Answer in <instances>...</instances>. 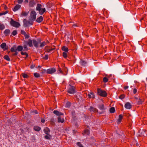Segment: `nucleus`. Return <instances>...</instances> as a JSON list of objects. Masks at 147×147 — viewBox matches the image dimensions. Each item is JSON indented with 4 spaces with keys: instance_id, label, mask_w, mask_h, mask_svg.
<instances>
[{
    "instance_id": "1",
    "label": "nucleus",
    "mask_w": 147,
    "mask_h": 147,
    "mask_svg": "<svg viewBox=\"0 0 147 147\" xmlns=\"http://www.w3.org/2000/svg\"><path fill=\"white\" fill-rule=\"evenodd\" d=\"M23 49V47L22 46L19 45L17 47L16 45H14L11 48L10 50L11 52H14L12 54V55L15 56L18 55L17 51L21 52Z\"/></svg>"
},
{
    "instance_id": "2",
    "label": "nucleus",
    "mask_w": 147,
    "mask_h": 147,
    "mask_svg": "<svg viewBox=\"0 0 147 147\" xmlns=\"http://www.w3.org/2000/svg\"><path fill=\"white\" fill-rule=\"evenodd\" d=\"M28 45V46L30 47H32L33 46L32 43L34 47L36 48L38 47V41H37L35 39L31 40V39H29L28 41L25 42Z\"/></svg>"
},
{
    "instance_id": "3",
    "label": "nucleus",
    "mask_w": 147,
    "mask_h": 147,
    "mask_svg": "<svg viewBox=\"0 0 147 147\" xmlns=\"http://www.w3.org/2000/svg\"><path fill=\"white\" fill-rule=\"evenodd\" d=\"M42 4L40 3H37L36 8V11L38 12L41 15H43L46 11V9L45 8H42Z\"/></svg>"
},
{
    "instance_id": "4",
    "label": "nucleus",
    "mask_w": 147,
    "mask_h": 147,
    "mask_svg": "<svg viewBox=\"0 0 147 147\" xmlns=\"http://www.w3.org/2000/svg\"><path fill=\"white\" fill-rule=\"evenodd\" d=\"M82 95L79 93H77L76 94L74 95V98L75 100V103L77 105L79 106L80 104L81 100V99L82 96H80Z\"/></svg>"
},
{
    "instance_id": "5",
    "label": "nucleus",
    "mask_w": 147,
    "mask_h": 147,
    "mask_svg": "<svg viewBox=\"0 0 147 147\" xmlns=\"http://www.w3.org/2000/svg\"><path fill=\"white\" fill-rule=\"evenodd\" d=\"M97 94L99 95L104 97H106L107 95V93L105 91L102 90L99 88H97Z\"/></svg>"
},
{
    "instance_id": "6",
    "label": "nucleus",
    "mask_w": 147,
    "mask_h": 147,
    "mask_svg": "<svg viewBox=\"0 0 147 147\" xmlns=\"http://www.w3.org/2000/svg\"><path fill=\"white\" fill-rule=\"evenodd\" d=\"M10 23L11 26L16 28H18L20 26V24L18 22L14 20L11 18Z\"/></svg>"
},
{
    "instance_id": "7",
    "label": "nucleus",
    "mask_w": 147,
    "mask_h": 147,
    "mask_svg": "<svg viewBox=\"0 0 147 147\" xmlns=\"http://www.w3.org/2000/svg\"><path fill=\"white\" fill-rule=\"evenodd\" d=\"M31 19L33 21H35L36 20V13L34 10H32L30 13Z\"/></svg>"
},
{
    "instance_id": "8",
    "label": "nucleus",
    "mask_w": 147,
    "mask_h": 147,
    "mask_svg": "<svg viewBox=\"0 0 147 147\" xmlns=\"http://www.w3.org/2000/svg\"><path fill=\"white\" fill-rule=\"evenodd\" d=\"M56 69L54 67L49 69L47 70V74H52L55 72Z\"/></svg>"
},
{
    "instance_id": "9",
    "label": "nucleus",
    "mask_w": 147,
    "mask_h": 147,
    "mask_svg": "<svg viewBox=\"0 0 147 147\" xmlns=\"http://www.w3.org/2000/svg\"><path fill=\"white\" fill-rule=\"evenodd\" d=\"M87 127H88V129H85L82 133V134L83 135L86 134L87 135H89L90 134V131L89 130V126L88 125L87 126Z\"/></svg>"
},
{
    "instance_id": "10",
    "label": "nucleus",
    "mask_w": 147,
    "mask_h": 147,
    "mask_svg": "<svg viewBox=\"0 0 147 147\" xmlns=\"http://www.w3.org/2000/svg\"><path fill=\"white\" fill-rule=\"evenodd\" d=\"M36 4V3L34 0H30L29 3V7H33Z\"/></svg>"
},
{
    "instance_id": "11",
    "label": "nucleus",
    "mask_w": 147,
    "mask_h": 147,
    "mask_svg": "<svg viewBox=\"0 0 147 147\" xmlns=\"http://www.w3.org/2000/svg\"><path fill=\"white\" fill-rule=\"evenodd\" d=\"M20 33L24 36L25 38H28L29 37V34H26L25 31L23 30H21Z\"/></svg>"
},
{
    "instance_id": "12",
    "label": "nucleus",
    "mask_w": 147,
    "mask_h": 147,
    "mask_svg": "<svg viewBox=\"0 0 147 147\" xmlns=\"http://www.w3.org/2000/svg\"><path fill=\"white\" fill-rule=\"evenodd\" d=\"M132 106L129 102H126L125 105V108L128 109H130L132 108Z\"/></svg>"
},
{
    "instance_id": "13",
    "label": "nucleus",
    "mask_w": 147,
    "mask_h": 147,
    "mask_svg": "<svg viewBox=\"0 0 147 147\" xmlns=\"http://www.w3.org/2000/svg\"><path fill=\"white\" fill-rule=\"evenodd\" d=\"M37 40V41H38V42L40 44V45L39 46V47H43L46 45V42L45 41H43L41 43L40 42L41 40L40 38H38Z\"/></svg>"
},
{
    "instance_id": "14",
    "label": "nucleus",
    "mask_w": 147,
    "mask_h": 147,
    "mask_svg": "<svg viewBox=\"0 0 147 147\" xmlns=\"http://www.w3.org/2000/svg\"><path fill=\"white\" fill-rule=\"evenodd\" d=\"M0 47L3 49L4 51L7 50L8 49V47L6 45V44L4 42L2 43L0 45Z\"/></svg>"
},
{
    "instance_id": "15",
    "label": "nucleus",
    "mask_w": 147,
    "mask_h": 147,
    "mask_svg": "<svg viewBox=\"0 0 147 147\" xmlns=\"http://www.w3.org/2000/svg\"><path fill=\"white\" fill-rule=\"evenodd\" d=\"M89 110L91 112L92 111L94 113L98 112V110L97 109L94 107L92 106H90V108L89 109Z\"/></svg>"
},
{
    "instance_id": "16",
    "label": "nucleus",
    "mask_w": 147,
    "mask_h": 147,
    "mask_svg": "<svg viewBox=\"0 0 147 147\" xmlns=\"http://www.w3.org/2000/svg\"><path fill=\"white\" fill-rule=\"evenodd\" d=\"M29 12H26L24 11H22L20 15V17H26L29 14Z\"/></svg>"
},
{
    "instance_id": "17",
    "label": "nucleus",
    "mask_w": 147,
    "mask_h": 147,
    "mask_svg": "<svg viewBox=\"0 0 147 147\" xmlns=\"http://www.w3.org/2000/svg\"><path fill=\"white\" fill-rule=\"evenodd\" d=\"M80 63L82 66L85 67L87 64V62L82 59H81L80 61Z\"/></svg>"
},
{
    "instance_id": "18",
    "label": "nucleus",
    "mask_w": 147,
    "mask_h": 147,
    "mask_svg": "<svg viewBox=\"0 0 147 147\" xmlns=\"http://www.w3.org/2000/svg\"><path fill=\"white\" fill-rule=\"evenodd\" d=\"M144 102V99H141L139 98V99L138 100L136 104L138 105H142L143 104Z\"/></svg>"
},
{
    "instance_id": "19",
    "label": "nucleus",
    "mask_w": 147,
    "mask_h": 147,
    "mask_svg": "<svg viewBox=\"0 0 147 147\" xmlns=\"http://www.w3.org/2000/svg\"><path fill=\"white\" fill-rule=\"evenodd\" d=\"M70 87L67 90V92L70 94H72L74 93V86H71L70 85H69Z\"/></svg>"
},
{
    "instance_id": "20",
    "label": "nucleus",
    "mask_w": 147,
    "mask_h": 147,
    "mask_svg": "<svg viewBox=\"0 0 147 147\" xmlns=\"http://www.w3.org/2000/svg\"><path fill=\"white\" fill-rule=\"evenodd\" d=\"M55 49V48H51V47H49L46 46L45 47V52L49 53Z\"/></svg>"
},
{
    "instance_id": "21",
    "label": "nucleus",
    "mask_w": 147,
    "mask_h": 147,
    "mask_svg": "<svg viewBox=\"0 0 147 147\" xmlns=\"http://www.w3.org/2000/svg\"><path fill=\"white\" fill-rule=\"evenodd\" d=\"M21 6L19 4H17L14 7L13 9V10L14 11H16L19 9L21 8Z\"/></svg>"
},
{
    "instance_id": "22",
    "label": "nucleus",
    "mask_w": 147,
    "mask_h": 147,
    "mask_svg": "<svg viewBox=\"0 0 147 147\" xmlns=\"http://www.w3.org/2000/svg\"><path fill=\"white\" fill-rule=\"evenodd\" d=\"M123 118V116L121 115L120 114L119 116V118L117 120V123L118 124H119L121 122L122 119Z\"/></svg>"
},
{
    "instance_id": "23",
    "label": "nucleus",
    "mask_w": 147,
    "mask_h": 147,
    "mask_svg": "<svg viewBox=\"0 0 147 147\" xmlns=\"http://www.w3.org/2000/svg\"><path fill=\"white\" fill-rule=\"evenodd\" d=\"M43 131L44 133L47 135H49V133L50 131L49 129L47 127H46L44 129Z\"/></svg>"
},
{
    "instance_id": "24",
    "label": "nucleus",
    "mask_w": 147,
    "mask_h": 147,
    "mask_svg": "<svg viewBox=\"0 0 147 147\" xmlns=\"http://www.w3.org/2000/svg\"><path fill=\"white\" fill-rule=\"evenodd\" d=\"M43 20V18L42 16H40L36 20V22L38 23H41Z\"/></svg>"
},
{
    "instance_id": "25",
    "label": "nucleus",
    "mask_w": 147,
    "mask_h": 147,
    "mask_svg": "<svg viewBox=\"0 0 147 147\" xmlns=\"http://www.w3.org/2000/svg\"><path fill=\"white\" fill-rule=\"evenodd\" d=\"M90 144L91 145L92 144L96 142V140L94 139V137H91L90 138Z\"/></svg>"
},
{
    "instance_id": "26",
    "label": "nucleus",
    "mask_w": 147,
    "mask_h": 147,
    "mask_svg": "<svg viewBox=\"0 0 147 147\" xmlns=\"http://www.w3.org/2000/svg\"><path fill=\"white\" fill-rule=\"evenodd\" d=\"M53 113L57 115L60 116L63 115V113H62L60 112L57 110H55L53 111Z\"/></svg>"
},
{
    "instance_id": "27",
    "label": "nucleus",
    "mask_w": 147,
    "mask_h": 147,
    "mask_svg": "<svg viewBox=\"0 0 147 147\" xmlns=\"http://www.w3.org/2000/svg\"><path fill=\"white\" fill-rule=\"evenodd\" d=\"M98 108L101 110H105L106 109V108L105 107L104 104H103L98 105Z\"/></svg>"
},
{
    "instance_id": "28",
    "label": "nucleus",
    "mask_w": 147,
    "mask_h": 147,
    "mask_svg": "<svg viewBox=\"0 0 147 147\" xmlns=\"http://www.w3.org/2000/svg\"><path fill=\"white\" fill-rule=\"evenodd\" d=\"M23 26L24 27H26L28 26V20L26 19H25L23 20Z\"/></svg>"
},
{
    "instance_id": "29",
    "label": "nucleus",
    "mask_w": 147,
    "mask_h": 147,
    "mask_svg": "<svg viewBox=\"0 0 147 147\" xmlns=\"http://www.w3.org/2000/svg\"><path fill=\"white\" fill-rule=\"evenodd\" d=\"M33 129L36 131H39L40 130L41 128L37 125H35Z\"/></svg>"
},
{
    "instance_id": "30",
    "label": "nucleus",
    "mask_w": 147,
    "mask_h": 147,
    "mask_svg": "<svg viewBox=\"0 0 147 147\" xmlns=\"http://www.w3.org/2000/svg\"><path fill=\"white\" fill-rule=\"evenodd\" d=\"M10 33V31L9 29H6L4 32V34L5 36H7Z\"/></svg>"
},
{
    "instance_id": "31",
    "label": "nucleus",
    "mask_w": 147,
    "mask_h": 147,
    "mask_svg": "<svg viewBox=\"0 0 147 147\" xmlns=\"http://www.w3.org/2000/svg\"><path fill=\"white\" fill-rule=\"evenodd\" d=\"M64 120L63 119L61 118L60 116H59L58 118V122H61L62 123L64 122Z\"/></svg>"
},
{
    "instance_id": "32",
    "label": "nucleus",
    "mask_w": 147,
    "mask_h": 147,
    "mask_svg": "<svg viewBox=\"0 0 147 147\" xmlns=\"http://www.w3.org/2000/svg\"><path fill=\"white\" fill-rule=\"evenodd\" d=\"M61 49L65 52H67L68 51V48L65 46H63L61 48Z\"/></svg>"
},
{
    "instance_id": "33",
    "label": "nucleus",
    "mask_w": 147,
    "mask_h": 147,
    "mask_svg": "<svg viewBox=\"0 0 147 147\" xmlns=\"http://www.w3.org/2000/svg\"><path fill=\"white\" fill-rule=\"evenodd\" d=\"M115 110L114 107H112L110 109L109 111L111 113H114L115 112Z\"/></svg>"
},
{
    "instance_id": "34",
    "label": "nucleus",
    "mask_w": 147,
    "mask_h": 147,
    "mask_svg": "<svg viewBox=\"0 0 147 147\" xmlns=\"http://www.w3.org/2000/svg\"><path fill=\"white\" fill-rule=\"evenodd\" d=\"M3 58L4 59H5L7 61H10V59L9 57V56L8 55H5Z\"/></svg>"
},
{
    "instance_id": "35",
    "label": "nucleus",
    "mask_w": 147,
    "mask_h": 147,
    "mask_svg": "<svg viewBox=\"0 0 147 147\" xmlns=\"http://www.w3.org/2000/svg\"><path fill=\"white\" fill-rule=\"evenodd\" d=\"M51 136L50 134L49 135H46L45 136V138L47 140H51Z\"/></svg>"
},
{
    "instance_id": "36",
    "label": "nucleus",
    "mask_w": 147,
    "mask_h": 147,
    "mask_svg": "<svg viewBox=\"0 0 147 147\" xmlns=\"http://www.w3.org/2000/svg\"><path fill=\"white\" fill-rule=\"evenodd\" d=\"M22 77L24 78H28L29 77V76L25 73H22Z\"/></svg>"
},
{
    "instance_id": "37",
    "label": "nucleus",
    "mask_w": 147,
    "mask_h": 147,
    "mask_svg": "<svg viewBox=\"0 0 147 147\" xmlns=\"http://www.w3.org/2000/svg\"><path fill=\"white\" fill-rule=\"evenodd\" d=\"M23 47L24 48L23 50L24 51H27L28 50V48L27 45L26 44L24 45Z\"/></svg>"
},
{
    "instance_id": "38",
    "label": "nucleus",
    "mask_w": 147,
    "mask_h": 147,
    "mask_svg": "<svg viewBox=\"0 0 147 147\" xmlns=\"http://www.w3.org/2000/svg\"><path fill=\"white\" fill-rule=\"evenodd\" d=\"M74 50H75V51H74V54L75 53L77 54V52L76 51V50L78 49L77 45L76 44H75L74 43Z\"/></svg>"
},
{
    "instance_id": "39",
    "label": "nucleus",
    "mask_w": 147,
    "mask_h": 147,
    "mask_svg": "<svg viewBox=\"0 0 147 147\" xmlns=\"http://www.w3.org/2000/svg\"><path fill=\"white\" fill-rule=\"evenodd\" d=\"M34 76L35 78H38L40 77V75L39 73H35L34 74Z\"/></svg>"
},
{
    "instance_id": "40",
    "label": "nucleus",
    "mask_w": 147,
    "mask_h": 147,
    "mask_svg": "<svg viewBox=\"0 0 147 147\" xmlns=\"http://www.w3.org/2000/svg\"><path fill=\"white\" fill-rule=\"evenodd\" d=\"M5 28L4 25L0 23V30H2L4 29Z\"/></svg>"
},
{
    "instance_id": "41",
    "label": "nucleus",
    "mask_w": 147,
    "mask_h": 147,
    "mask_svg": "<svg viewBox=\"0 0 147 147\" xmlns=\"http://www.w3.org/2000/svg\"><path fill=\"white\" fill-rule=\"evenodd\" d=\"M33 21L31 20H28V26H29V25H32L33 24L34 22H33Z\"/></svg>"
},
{
    "instance_id": "42",
    "label": "nucleus",
    "mask_w": 147,
    "mask_h": 147,
    "mask_svg": "<svg viewBox=\"0 0 147 147\" xmlns=\"http://www.w3.org/2000/svg\"><path fill=\"white\" fill-rule=\"evenodd\" d=\"M125 96V94H121L119 97V98H120L121 99H124Z\"/></svg>"
},
{
    "instance_id": "43",
    "label": "nucleus",
    "mask_w": 147,
    "mask_h": 147,
    "mask_svg": "<svg viewBox=\"0 0 147 147\" xmlns=\"http://www.w3.org/2000/svg\"><path fill=\"white\" fill-rule=\"evenodd\" d=\"M54 119L53 118L51 119L50 121V124L53 125H55V123L54 122Z\"/></svg>"
},
{
    "instance_id": "44",
    "label": "nucleus",
    "mask_w": 147,
    "mask_h": 147,
    "mask_svg": "<svg viewBox=\"0 0 147 147\" xmlns=\"http://www.w3.org/2000/svg\"><path fill=\"white\" fill-rule=\"evenodd\" d=\"M109 80V79L108 78L105 77L103 78V81L105 83L107 82Z\"/></svg>"
},
{
    "instance_id": "45",
    "label": "nucleus",
    "mask_w": 147,
    "mask_h": 147,
    "mask_svg": "<svg viewBox=\"0 0 147 147\" xmlns=\"http://www.w3.org/2000/svg\"><path fill=\"white\" fill-rule=\"evenodd\" d=\"M71 105V103L68 102L66 104L65 107L67 108H69Z\"/></svg>"
},
{
    "instance_id": "46",
    "label": "nucleus",
    "mask_w": 147,
    "mask_h": 147,
    "mask_svg": "<svg viewBox=\"0 0 147 147\" xmlns=\"http://www.w3.org/2000/svg\"><path fill=\"white\" fill-rule=\"evenodd\" d=\"M17 34V31L16 30H14L11 33V34L13 36H15Z\"/></svg>"
},
{
    "instance_id": "47",
    "label": "nucleus",
    "mask_w": 147,
    "mask_h": 147,
    "mask_svg": "<svg viewBox=\"0 0 147 147\" xmlns=\"http://www.w3.org/2000/svg\"><path fill=\"white\" fill-rule=\"evenodd\" d=\"M124 115L127 117V118H129L131 116V114L129 113H125L124 114Z\"/></svg>"
},
{
    "instance_id": "48",
    "label": "nucleus",
    "mask_w": 147,
    "mask_h": 147,
    "mask_svg": "<svg viewBox=\"0 0 147 147\" xmlns=\"http://www.w3.org/2000/svg\"><path fill=\"white\" fill-rule=\"evenodd\" d=\"M63 56L65 58H66L67 57V53L65 52L63 53Z\"/></svg>"
},
{
    "instance_id": "49",
    "label": "nucleus",
    "mask_w": 147,
    "mask_h": 147,
    "mask_svg": "<svg viewBox=\"0 0 147 147\" xmlns=\"http://www.w3.org/2000/svg\"><path fill=\"white\" fill-rule=\"evenodd\" d=\"M90 93L91 94V95H92V98L94 99L95 98V96L94 95V93L93 92H90Z\"/></svg>"
},
{
    "instance_id": "50",
    "label": "nucleus",
    "mask_w": 147,
    "mask_h": 147,
    "mask_svg": "<svg viewBox=\"0 0 147 147\" xmlns=\"http://www.w3.org/2000/svg\"><path fill=\"white\" fill-rule=\"evenodd\" d=\"M30 113H34L35 114H38V111L36 110H34V111H30Z\"/></svg>"
},
{
    "instance_id": "51",
    "label": "nucleus",
    "mask_w": 147,
    "mask_h": 147,
    "mask_svg": "<svg viewBox=\"0 0 147 147\" xmlns=\"http://www.w3.org/2000/svg\"><path fill=\"white\" fill-rule=\"evenodd\" d=\"M49 55H46L43 58L45 60H47L48 58Z\"/></svg>"
},
{
    "instance_id": "52",
    "label": "nucleus",
    "mask_w": 147,
    "mask_h": 147,
    "mask_svg": "<svg viewBox=\"0 0 147 147\" xmlns=\"http://www.w3.org/2000/svg\"><path fill=\"white\" fill-rule=\"evenodd\" d=\"M35 66V64H32L30 66V68L32 69L34 68Z\"/></svg>"
},
{
    "instance_id": "53",
    "label": "nucleus",
    "mask_w": 147,
    "mask_h": 147,
    "mask_svg": "<svg viewBox=\"0 0 147 147\" xmlns=\"http://www.w3.org/2000/svg\"><path fill=\"white\" fill-rule=\"evenodd\" d=\"M58 70L59 71V73H63V71H62V70L61 69V68L59 67L58 68Z\"/></svg>"
},
{
    "instance_id": "54",
    "label": "nucleus",
    "mask_w": 147,
    "mask_h": 147,
    "mask_svg": "<svg viewBox=\"0 0 147 147\" xmlns=\"http://www.w3.org/2000/svg\"><path fill=\"white\" fill-rule=\"evenodd\" d=\"M23 2V0H18L17 2L18 4H22Z\"/></svg>"
},
{
    "instance_id": "55",
    "label": "nucleus",
    "mask_w": 147,
    "mask_h": 147,
    "mask_svg": "<svg viewBox=\"0 0 147 147\" xmlns=\"http://www.w3.org/2000/svg\"><path fill=\"white\" fill-rule=\"evenodd\" d=\"M41 71L42 74H45L46 72H47V70L45 69H42Z\"/></svg>"
},
{
    "instance_id": "56",
    "label": "nucleus",
    "mask_w": 147,
    "mask_h": 147,
    "mask_svg": "<svg viewBox=\"0 0 147 147\" xmlns=\"http://www.w3.org/2000/svg\"><path fill=\"white\" fill-rule=\"evenodd\" d=\"M77 145L80 147L82 146V145L80 142H77Z\"/></svg>"
},
{
    "instance_id": "57",
    "label": "nucleus",
    "mask_w": 147,
    "mask_h": 147,
    "mask_svg": "<svg viewBox=\"0 0 147 147\" xmlns=\"http://www.w3.org/2000/svg\"><path fill=\"white\" fill-rule=\"evenodd\" d=\"M3 5H4V9L5 10H7L8 9V7L7 6L5 5L4 4H3Z\"/></svg>"
},
{
    "instance_id": "58",
    "label": "nucleus",
    "mask_w": 147,
    "mask_h": 147,
    "mask_svg": "<svg viewBox=\"0 0 147 147\" xmlns=\"http://www.w3.org/2000/svg\"><path fill=\"white\" fill-rule=\"evenodd\" d=\"M137 92V90L136 88H134L133 89V92L134 94H135Z\"/></svg>"
},
{
    "instance_id": "59",
    "label": "nucleus",
    "mask_w": 147,
    "mask_h": 147,
    "mask_svg": "<svg viewBox=\"0 0 147 147\" xmlns=\"http://www.w3.org/2000/svg\"><path fill=\"white\" fill-rule=\"evenodd\" d=\"M75 126H76V127L77 128H78V123L77 122H76L75 123Z\"/></svg>"
},
{
    "instance_id": "60",
    "label": "nucleus",
    "mask_w": 147,
    "mask_h": 147,
    "mask_svg": "<svg viewBox=\"0 0 147 147\" xmlns=\"http://www.w3.org/2000/svg\"><path fill=\"white\" fill-rule=\"evenodd\" d=\"M22 55H25L26 54V52H23L22 51H21L20 53Z\"/></svg>"
},
{
    "instance_id": "61",
    "label": "nucleus",
    "mask_w": 147,
    "mask_h": 147,
    "mask_svg": "<svg viewBox=\"0 0 147 147\" xmlns=\"http://www.w3.org/2000/svg\"><path fill=\"white\" fill-rule=\"evenodd\" d=\"M84 117L85 119H88V117H89L88 116H87L86 115H85V114H84Z\"/></svg>"
},
{
    "instance_id": "62",
    "label": "nucleus",
    "mask_w": 147,
    "mask_h": 147,
    "mask_svg": "<svg viewBox=\"0 0 147 147\" xmlns=\"http://www.w3.org/2000/svg\"><path fill=\"white\" fill-rule=\"evenodd\" d=\"M9 12V11H6L5 12H3V15H5L7 13H8Z\"/></svg>"
},
{
    "instance_id": "63",
    "label": "nucleus",
    "mask_w": 147,
    "mask_h": 147,
    "mask_svg": "<svg viewBox=\"0 0 147 147\" xmlns=\"http://www.w3.org/2000/svg\"><path fill=\"white\" fill-rule=\"evenodd\" d=\"M88 98H92V97L91 96V94L90 93L88 94Z\"/></svg>"
},
{
    "instance_id": "64",
    "label": "nucleus",
    "mask_w": 147,
    "mask_h": 147,
    "mask_svg": "<svg viewBox=\"0 0 147 147\" xmlns=\"http://www.w3.org/2000/svg\"><path fill=\"white\" fill-rule=\"evenodd\" d=\"M41 122L42 123H44L45 122V121L44 119H42L41 120Z\"/></svg>"
}]
</instances>
